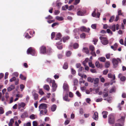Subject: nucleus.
Segmentation results:
<instances>
[{
    "label": "nucleus",
    "mask_w": 126,
    "mask_h": 126,
    "mask_svg": "<svg viewBox=\"0 0 126 126\" xmlns=\"http://www.w3.org/2000/svg\"><path fill=\"white\" fill-rule=\"evenodd\" d=\"M46 81L50 84H52V91L53 92L55 91L57 87V85L55 83V80H54L50 78H48L46 79Z\"/></svg>",
    "instance_id": "obj_1"
},
{
    "label": "nucleus",
    "mask_w": 126,
    "mask_h": 126,
    "mask_svg": "<svg viewBox=\"0 0 126 126\" xmlns=\"http://www.w3.org/2000/svg\"><path fill=\"white\" fill-rule=\"evenodd\" d=\"M27 52L28 54H31L32 56H35L36 55L35 49L31 47L28 49Z\"/></svg>",
    "instance_id": "obj_2"
},
{
    "label": "nucleus",
    "mask_w": 126,
    "mask_h": 126,
    "mask_svg": "<svg viewBox=\"0 0 126 126\" xmlns=\"http://www.w3.org/2000/svg\"><path fill=\"white\" fill-rule=\"evenodd\" d=\"M108 123L110 124H113L115 123V118L112 114H110L108 117Z\"/></svg>",
    "instance_id": "obj_3"
},
{
    "label": "nucleus",
    "mask_w": 126,
    "mask_h": 126,
    "mask_svg": "<svg viewBox=\"0 0 126 126\" xmlns=\"http://www.w3.org/2000/svg\"><path fill=\"white\" fill-rule=\"evenodd\" d=\"M47 104L45 103L41 104L39 106V110L41 109L44 110V115H45L47 112Z\"/></svg>",
    "instance_id": "obj_4"
},
{
    "label": "nucleus",
    "mask_w": 126,
    "mask_h": 126,
    "mask_svg": "<svg viewBox=\"0 0 126 126\" xmlns=\"http://www.w3.org/2000/svg\"><path fill=\"white\" fill-rule=\"evenodd\" d=\"M99 39L101 40V42L103 44L106 45L108 44L109 41L107 38L100 36Z\"/></svg>",
    "instance_id": "obj_5"
},
{
    "label": "nucleus",
    "mask_w": 126,
    "mask_h": 126,
    "mask_svg": "<svg viewBox=\"0 0 126 126\" xmlns=\"http://www.w3.org/2000/svg\"><path fill=\"white\" fill-rule=\"evenodd\" d=\"M110 95H104L103 97L104 99L106 100L109 103H110L112 99V97L110 96Z\"/></svg>",
    "instance_id": "obj_6"
},
{
    "label": "nucleus",
    "mask_w": 126,
    "mask_h": 126,
    "mask_svg": "<svg viewBox=\"0 0 126 126\" xmlns=\"http://www.w3.org/2000/svg\"><path fill=\"white\" fill-rule=\"evenodd\" d=\"M125 118V116H122L121 118L117 120V121L119 122V123L120 124L123 125V126Z\"/></svg>",
    "instance_id": "obj_7"
},
{
    "label": "nucleus",
    "mask_w": 126,
    "mask_h": 126,
    "mask_svg": "<svg viewBox=\"0 0 126 126\" xmlns=\"http://www.w3.org/2000/svg\"><path fill=\"white\" fill-rule=\"evenodd\" d=\"M112 63L113 65V67L115 68L117 66L118 63V61L115 58H113L112 60Z\"/></svg>",
    "instance_id": "obj_8"
},
{
    "label": "nucleus",
    "mask_w": 126,
    "mask_h": 126,
    "mask_svg": "<svg viewBox=\"0 0 126 126\" xmlns=\"http://www.w3.org/2000/svg\"><path fill=\"white\" fill-rule=\"evenodd\" d=\"M63 88L64 90L66 92H69V87L67 83H64L63 86Z\"/></svg>",
    "instance_id": "obj_9"
},
{
    "label": "nucleus",
    "mask_w": 126,
    "mask_h": 126,
    "mask_svg": "<svg viewBox=\"0 0 126 126\" xmlns=\"http://www.w3.org/2000/svg\"><path fill=\"white\" fill-rule=\"evenodd\" d=\"M40 52L42 54H44L46 53V48L45 46H42L40 47Z\"/></svg>",
    "instance_id": "obj_10"
},
{
    "label": "nucleus",
    "mask_w": 126,
    "mask_h": 126,
    "mask_svg": "<svg viewBox=\"0 0 126 126\" xmlns=\"http://www.w3.org/2000/svg\"><path fill=\"white\" fill-rule=\"evenodd\" d=\"M18 108L20 110L21 108H24L26 105L25 104L24 102H21L18 104Z\"/></svg>",
    "instance_id": "obj_11"
},
{
    "label": "nucleus",
    "mask_w": 126,
    "mask_h": 126,
    "mask_svg": "<svg viewBox=\"0 0 126 126\" xmlns=\"http://www.w3.org/2000/svg\"><path fill=\"white\" fill-rule=\"evenodd\" d=\"M98 113L96 111L94 112V114L92 116V118L95 120H97L98 119Z\"/></svg>",
    "instance_id": "obj_12"
},
{
    "label": "nucleus",
    "mask_w": 126,
    "mask_h": 126,
    "mask_svg": "<svg viewBox=\"0 0 126 126\" xmlns=\"http://www.w3.org/2000/svg\"><path fill=\"white\" fill-rule=\"evenodd\" d=\"M80 30L81 31L89 32L90 29L89 28H87L84 27L83 26L81 27Z\"/></svg>",
    "instance_id": "obj_13"
},
{
    "label": "nucleus",
    "mask_w": 126,
    "mask_h": 126,
    "mask_svg": "<svg viewBox=\"0 0 126 126\" xmlns=\"http://www.w3.org/2000/svg\"><path fill=\"white\" fill-rule=\"evenodd\" d=\"M94 80V86L95 87H97L98 85V84L99 83V79L98 78H96Z\"/></svg>",
    "instance_id": "obj_14"
},
{
    "label": "nucleus",
    "mask_w": 126,
    "mask_h": 126,
    "mask_svg": "<svg viewBox=\"0 0 126 126\" xmlns=\"http://www.w3.org/2000/svg\"><path fill=\"white\" fill-rule=\"evenodd\" d=\"M78 12L77 13V14L78 16H83L84 15V13L82 10L78 9Z\"/></svg>",
    "instance_id": "obj_15"
},
{
    "label": "nucleus",
    "mask_w": 126,
    "mask_h": 126,
    "mask_svg": "<svg viewBox=\"0 0 126 126\" xmlns=\"http://www.w3.org/2000/svg\"><path fill=\"white\" fill-rule=\"evenodd\" d=\"M15 87L14 85H11L10 86L8 87L7 89V91L8 92H10L11 91L14 89Z\"/></svg>",
    "instance_id": "obj_16"
},
{
    "label": "nucleus",
    "mask_w": 126,
    "mask_h": 126,
    "mask_svg": "<svg viewBox=\"0 0 126 126\" xmlns=\"http://www.w3.org/2000/svg\"><path fill=\"white\" fill-rule=\"evenodd\" d=\"M62 36L61 34L60 33H58L56 35V37L55 40H62L61 39Z\"/></svg>",
    "instance_id": "obj_17"
},
{
    "label": "nucleus",
    "mask_w": 126,
    "mask_h": 126,
    "mask_svg": "<svg viewBox=\"0 0 126 126\" xmlns=\"http://www.w3.org/2000/svg\"><path fill=\"white\" fill-rule=\"evenodd\" d=\"M28 116V115L27 112H25L21 115L20 117L22 118H24Z\"/></svg>",
    "instance_id": "obj_18"
},
{
    "label": "nucleus",
    "mask_w": 126,
    "mask_h": 126,
    "mask_svg": "<svg viewBox=\"0 0 126 126\" xmlns=\"http://www.w3.org/2000/svg\"><path fill=\"white\" fill-rule=\"evenodd\" d=\"M95 65L98 68H102L103 67V65L102 64H100L98 62H96L95 63Z\"/></svg>",
    "instance_id": "obj_19"
},
{
    "label": "nucleus",
    "mask_w": 126,
    "mask_h": 126,
    "mask_svg": "<svg viewBox=\"0 0 126 126\" xmlns=\"http://www.w3.org/2000/svg\"><path fill=\"white\" fill-rule=\"evenodd\" d=\"M99 88H97L95 89H93L91 88H90V90L91 92H95L96 94L97 93L99 92Z\"/></svg>",
    "instance_id": "obj_20"
},
{
    "label": "nucleus",
    "mask_w": 126,
    "mask_h": 126,
    "mask_svg": "<svg viewBox=\"0 0 126 126\" xmlns=\"http://www.w3.org/2000/svg\"><path fill=\"white\" fill-rule=\"evenodd\" d=\"M70 38V37L68 36L64 37L63 38V41L64 43H65L66 41L69 39Z\"/></svg>",
    "instance_id": "obj_21"
},
{
    "label": "nucleus",
    "mask_w": 126,
    "mask_h": 126,
    "mask_svg": "<svg viewBox=\"0 0 126 126\" xmlns=\"http://www.w3.org/2000/svg\"><path fill=\"white\" fill-rule=\"evenodd\" d=\"M43 88L46 90L48 91L49 90L50 87L48 85L45 84L43 86Z\"/></svg>",
    "instance_id": "obj_22"
},
{
    "label": "nucleus",
    "mask_w": 126,
    "mask_h": 126,
    "mask_svg": "<svg viewBox=\"0 0 126 126\" xmlns=\"http://www.w3.org/2000/svg\"><path fill=\"white\" fill-rule=\"evenodd\" d=\"M118 47V45L117 43H115L114 46H111V48L113 49L114 50H116Z\"/></svg>",
    "instance_id": "obj_23"
},
{
    "label": "nucleus",
    "mask_w": 126,
    "mask_h": 126,
    "mask_svg": "<svg viewBox=\"0 0 126 126\" xmlns=\"http://www.w3.org/2000/svg\"><path fill=\"white\" fill-rule=\"evenodd\" d=\"M102 113L103 115V117L104 118H106L107 116V115L108 113V112L107 111H103L102 112Z\"/></svg>",
    "instance_id": "obj_24"
},
{
    "label": "nucleus",
    "mask_w": 126,
    "mask_h": 126,
    "mask_svg": "<svg viewBox=\"0 0 126 126\" xmlns=\"http://www.w3.org/2000/svg\"><path fill=\"white\" fill-rule=\"evenodd\" d=\"M57 106L55 104L52 105L51 107V110L52 111H54L56 110Z\"/></svg>",
    "instance_id": "obj_25"
},
{
    "label": "nucleus",
    "mask_w": 126,
    "mask_h": 126,
    "mask_svg": "<svg viewBox=\"0 0 126 126\" xmlns=\"http://www.w3.org/2000/svg\"><path fill=\"white\" fill-rule=\"evenodd\" d=\"M83 51L86 54L89 53V51L87 47H84L83 48Z\"/></svg>",
    "instance_id": "obj_26"
},
{
    "label": "nucleus",
    "mask_w": 126,
    "mask_h": 126,
    "mask_svg": "<svg viewBox=\"0 0 126 126\" xmlns=\"http://www.w3.org/2000/svg\"><path fill=\"white\" fill-rule=\"evenodd\" d=\"M14 123V120L13 119H11L9 123V126H13V124Z\"/></svg>",
    "instance_id": "obj_27"
},
{
    "label": "nucleus",
    "mask_w": 126,
    "mask_h": 126,
    "mask_svg": "<svg viewBox=\"0 0 126 126\" xmlns=\"http://www.w3.org/2000/svg\"><path fill=\"white\" fill-rule=\"evenodd\" d=\"M89 48L90 50L91 51H94L95 47L93 45H90L89 46Z\"/></svg>",
    "instance_id": "obj_28"
},
{
    "label": "nucleus",
    "mask_w": 126,
    "mask_h": 126,
    "mask_svg": "<svg viewBox=\"0 0 126 126\" xmlns=\"http://www.w3.org/2000/svg\"><path fill=\"white\" fill-rule=\"evenodd\" d=\"M68 67V64L67 63H65L64 64L63 66V68L65 69H67Z\"/></svg>",
    "instance_id": "obj_29"
},
{
    "label": "nucleus",
    "mask_w": 126,
    "mask_h": 126,
    "mask_svg": "<svg viewBox=\"0 0 126 126\" xmlns=\"http://www.w3.org/2000/svg\"><path fill=\"white\" fill-rule=\"evenodd\" d=\"M109 92V90L107 88H106L104 89L103 94H108V93Z\"/></svg>",
    "instance_id": "obj_30"
},
{
    "label": "nucleus",
    "mask_w": 126,
    "mask_h": 126,
    "mask_svg": "<svg viewBox=\"0 0 126 126\" xmlns=\"http://www.w3.org/2000/svg\"><path fill=\"white\" fill-rule=\"evenodd\" d=\"M56 19L59 21H62L64 19L63 17H59L58 16H56Z\"/></svg>",
    "instance_id": "obj_31"
},
{
    "label": "nucleus",
    "mask_w": 126,
    "mask_h": 126,
    "mask_svg": "<svg viewBox=\"0 0 126 126\" xmlns=\"http://www.w3.org/2000/svg\"><path fill=\"white\" fill-rule=\"evenodd\" d=\"M115 26V25L114 24L111 26V27H109V28L111 29L113 32H115L116 30Z\"/></svg>",
    "instance_id": "obj_32"
},
{
    "label": "nucleus",
    "mask_w": 126,
    "mask_h": 126,
    "mask_svg": "<svg viewBox=\"0 0 126 126\" xmlns=\"http://www.w3.org/2000/svg\"><path fill=\"white\" fill-rule=\"evenodd\" d=\"M98 59L100 61L103 62H104L106 60L105 58L103 57L99 58H98Z\"/></svg>",
    "instance_id": "obj_33"
},
{
    "label": "nucleus",
    "mask_w": 126,
    "mask_h": 126,
    "mask_svg": "<svg viewBox=\"0 0 126 126\" xmlns=\"http://www.w3.org/2000/svg\"><path fill=\"white\" fill-rule=\"evenodd\" d=\"M68 5H65L62 7V10H66V9H68Z\"/></svg>",
    "instance_id": "obj_34"
},
{
    "label": "nucleus",
    "mask_w": 126,
    "mask_h": 126,
    "mask_svg": "<svg viewBox=\"0 0 126 126\" xmlns=\"http://www.w3.org/2000/svg\"><path fill=\"white\" fill-rule=\"evenodd\" d=\"M87 79L88 81L91 82L92 83L93 82L94 80V79H92L91 77H88Z\"/></svg>",
    "instance_id": "obj_35"
},
{
    "label": "nucleus",
    "mask_w": 126,
    "mask_h": 126,
    "mask_svg": "<svg viewBox=\"0 0 126 126\" xmlns=\"http://www.w3.org/2000/svg\"><path fill=\"white\" fill-rule=\"evenodd\" d=\"M110 65V63L108 61L106 62L105 64V67L106 68H108Z\"/></svg>",
    "instance_id": "obj_36"
},
{
    "label": "nucleus",
    "mask_w": 126,
    "mask_h": 126,
    "mask_svg": "<svg viewBox=\"0 0 126 126\" xmlns=\"http://www.w3.org/2000/svg\"><path fill=\"white\" fill-rule=\"evenodd\" d=\"M72 54V52L70 51H69L67 52H66V55L67 57L70 56Z\"/></svg>",
    "instance_id": "obj_37"
},
{
    "label": "nucleus",
    "mask_w": 126,
    "mask_h": 126,
    "mask_svg": "<svg viewBox=\"0 0 126 126\" xmlns=\"http://www.w3.org/2000/svg\"><path fill=\"white\" fill-rule=\"evenodd\" d=\"M73 46L74 49H77L78 47H79V45L78 43H75L73 44Z\"/></svg>",
    "instance_id": "obj_38"
},
{
    "label": "nucleus",
    "mask_w": 126,
    "mask_h": 126,
    "mask_svg": "<svg viewBox=\"0 0 126 126\" xmlns=\"http://www.w3.org/2000/svg\"><path fill=\"white\" fill-rule=\"evenodd\" d=\"M52 52L51 49V48H49L46 51V53L48 55H49Z\"/></svg>",
    "instance_id": "obj_39"
},
{
    "label": "nucleus",
    "mask_w": 126,
    "mask_h": 126,
    "mask_svg": "<svg viewBox=\"0 0 126 126\" xmlns=\"http://www.w3.org/2000/svg\"><path fill=\"white\" fill-rule=\"evenodd\" d=\"M19 77L21 79L23 80H25L26 79V77L24 76L21 74H20Z\"/></svg>",
    "instance_id": "obj_40"
},
{
    "label": "nucleus",
    "mask_w": 126,
    "mask_h": 126,
    "mask_svg": "<svg viewBox=\"0 0 126 126\" xmlns=\"http://www.w3.org/2000/svg\"><path fill=\"white\" fill-rule=\"evenodd\" d=\"M78 83V80L77 79H75L74 81V86H77Z\"/></svg>",
    "instance_id": "obj_41"
},
{
    "label": "nucleus",
    "mask_w": 126,
    "mask_h": 126,
    "mask_svg": "<svg viewBox=\"0 0 126 126\" xmlns=\"http://www.w3.org/2000/svg\"><path fill=\"white\" fill-rule=\"evenodd\" d=\"M120 79L121 81H125L126 80V78L125 76H122L120 78Z\"/></svg>",
    "instance_id": "obj_42"
},
{
    "label": "nucleus",
    "mask_w": 126,
    "mask_h": 126,
    "mask_svg": "<svg viewBox=\"0 0 126 126\" xmlns=\"http://www.w3.org/2000/svg\"><path fill=\"white\" fill-rule=\"evenodd\" d=\"M89 66L93 68H94L95 67L94 64H93L91 62L89 63Z\"/></svg>",
    "instance_id": "obj_43"
},
{
    "label": "nucleus",
    "mask_w": 126,
    "mask_h": 126,
    "mask_svg": "<svg viewBox=\"0 0 126 126\" xmlns=\"http://www.w3.org/2000/svg\"><path fill=\"white\" fill-rule=\"evenodd\" d=\"M4 110L3 108L2 107H0V114H2L4 113Z\"/></svg>",
    "instance_id": "obj_44"
},
{
    "label": "nucleus",
    "mask_w": 126,
    "mask_h": 126,
    "mask_svg": "<svg viewBox=\"0 0 126 126\" xmlns=\"http://www.w3.org/2000/svg\"><path fill=\"white\" fill-rule=\"evenodd\" d=\"M39 93L40 94H44V93L42 89H39Z\"/></svg>",
    "instance_id": "obj_45"
},
{
    "label": "nucleus",
    "mask_w": 126,
    "mask_h": 126,
    "mask_svg": "<svg viewBox=\"0 0 126 126\" xmlns=\"http://www.w3.org/2000/svg\"><path fill=\"white\" fill-rule=\"evenodd\" d=\"M114 16H111L109 20V22H112L114 20Z\"/></svg>",
    "instance_id": "obj_46"
},
{
    "label": "nucleus",
    "mask_w": 126,
    "mask_h": 126,
    "mask_svg": "<svg viewBox=\"0 0 126 126\" xmlns=\"http://www.w3.org/2000/svg\"><path fill=\"white\" fill-rule=\"evenodd\" d=\"M86 36L85 34L84 33H83L80 35V37L81 38L84 39L85 38Z\"/></svg>",
    "instance_id": "obj_47"
},
{
    "label": "nucleus",
    "mask_w": 126,
    "mask_h": 126,
    "mask_svg": "<svg viewBox=\"0 0 126 126\" xmlns=\"http://www.w3.org/2000/svg\"><path fill=\"white\" fill-rule=\"evenodd\" d=\"M55 32H53L51 34V39H52L55 37Z\"/></svg>",
    "instance_id": "obj_48"
},
{
    "label": "nucleus",
    "mask_w": 126,
    "mask_h": 126,
    "mask_svg": "<svg viewBox=\"0 0 126 126\" xmlns=\"http://www.w3.org/2000/svg\"><path fill=\"white\" fill-rule=\"evenodd\" d=\"M90 53L94 57H96V55L94 51H91Z\"/></svg>",
    "instance_id": "obj_49"
},
{
    "label": "nucleus",
    "mask_w": 126,
    "mask_h": 126,
    "mask_svg": "<svg viewBox=\"0 0 126 126\" xmlns=\"http://www.w3.org/2000/svg\"><path fill=\"white\" fill-rule=\"evenodd\" d=\"M45 19H52L53 18V17L50 15H49L47 17H45Z\"/></svg>",
    "instance_id": "obj_50"
},
{
    "label": "nucleus",
    "mask_w": 126,
    "mask_h": 126,
    "mask_svg": "<svg viewBox=\"0 0 126 126\" xmlns=\"http://www.w3.org/2000/svg\"><path fill=\"white\" fill-rule=\"evenodd\" d=\"M95 9H94V11H93V13L92 14V16L93 17H95L96 15V14L95 13Z\"/></svg>",
    "instance_id": "obj_51"
},
{
    "label": "nucleus",
    "mask_w": 126,
    "mask_h": 126,
    "mask_svg": "<svg viewBox=\"0 0 126 126\" xmlns=\"http://www.w3.org/2000/svg\"><path fill=\"white\" fill-rule=\"evenodd\" d=\"M109 70L108 69H106L104 70L103 72V74L104 75H106L108 72Z\"/></svg>",
    "instance_id": "obj_52"
},
{
    "label": "nucleus",
    "mask_w": 126,
    "mask_h": 126,
    "mask_svg": "<svg viewBox=\"0 0 126 126\" xmlns=\"http://www.w3.org/2000/svg\"><path fill=\"white\" fill-rule=\"evenodd\" d=\"M32 124L33 126H37L38 125V123L37 122L35 121H33Z\"/></svg>",
    "instance_id": "obj_53"
},
{
    "label": "nucleus",
    "mask_w": 126,
    "mask_h": 126,
    "mask_svg": "<svg viewBox=\"0 0 126 126\" xmlns=\"http://www.w3.org/2000/svg\"><path fill=\"white\" fill-rule=\"evenodd\" d=\"M68 95H65V96L63 97V99L65 101H67L68 100Z\"/></svg>",
    "instance_id": "obj_54"
},
{
    "label": "nucleus",
    "mask_w": 126,
    "mask_h": 126,
    "mask_svg": "<svg viewBox=\"0 0 126 126\" xmlns=\"http://www.w3.org/2000/svg\"><path fill=\"white\" fill-rule=\"evenodd\" d=\"M98 41V40L96 38H94L93 40V42H94V44L96 45V43Z\"/></svg>",
    "instance_id": "obj_55"
},
{
    "label": "nucleus",
    "mask_w": 126,
    "mask_h": 126,
    "mask_svg": "<svg viewBox=\"0 0 126 126\" xmlns=\"http://www.w3.org/2000/svg\"><path fill=\"white\" fill-rule=\"evenodd\" d=\"M71 73L72 74H74L76 73V71L73 68H71Z\"/></svg>",
    "instance_id": "obj_56"
},
{
    "label": "nucleus",
    "mask_w": 126,
    "mask_h": 126,
    "mask_svg": "<svg viewBox=\"0 0 126 126\" xmlns=\"http://www.w3.org/2000/svg\"><path fill=\"white\" fill-rule=\"evenodd\" d=\"M16 78L15 77H13L11 79H10V82H12L13 81H14L16 80Z\"/></svg>",
    "instance_id": "obj_57"
},
{
    "label": "nucleus",
    "mask_w": 126,
    "mask_h": 126,
    "mask_svg": "<svg viewBox=\"0 0 126 126\" xmlns=\"http://www.w3.org/2000/svg\"><path fill=\"white\" fill-rule=\"evenodd\" d=\"M30 118L32 119H35V115L33 114L31 115L30 116Z\"/></svg>",
    "instance_id": "obj_58"
},
{
    "label": "nucleus",
    "mask_w": 126,
    "mask_h": 126,
    "mask_svg": "<svg viewBox=\"0 0 126 126\" xmlns=\"http://www.w3.org/2000/svg\"><path fill=\"white\" fill-rule=\"evenodd\" d=\"M25 37L28 39L30 38L31 37V36L29 35V34L28 33H26Z\"/></svg>",
    "instance_id": "obj_59"
},
{
    "label": "nucleus",
    "mask_w": 126,
    "mask_h": 126,
    "mask_svg": "<svg viewBox=\"0 0 126 126\" xmlns=\"http://www.w3.org/2000/svg\"><path fill=\"white\" fill-rule=\"evenodd\" d=\"M115 91V88H112L110 90L109 92L110 93H111L113 92H114Z\"/></svg>",
    "instance_id": "obj_60"
},
{
    "label": "nucleus",
    "mask_w": 126,
    "mask_h": 126,
    "mask_svg": "<svg viewBox=\"0 0 126 126\" xmlns=\"http://www.w3.org/2000/svg\"><path fill=\"white\" fill-rule=\"evenodd\" d=\"M24 126H31V123L30 122H28L26 124H24Z\"/></svg>",
    "instance_id": "obj_61"
},
{
    "label": "nucleus",
    "mask_w": 126,
    "mask_h": 126,
    "mask_svg": "<svg viewBox=\"0 0 126 126\" xmlns=\"http://www.w3.org/2000/svg\"><path fill=\"white\" fill-rule=\"evenodd\" d=\"M107 32L109 33H110L112 34L113 33L109 29H107Z\"/></svg>",
    "instance_id": "obj_62"
},
{
    "label": "nucleus",
    "mask_w": 126,
    "mask_h": 126,
    "mask_svg": "<svg viewBox=\"0 0 126 126\" xmlns=\"http://www.w3.org/2000/svg\"><path fill=\"white\" fill-rule=\"evenodd\" d=\"M74 8V6L73 5H71L69 6L68 8V10L70 11L73 9Z\"/></svg>",
    "instance_id": "obj_63"
},
{
    "label": "nucleus",
    "mask_w": 126,
    "mask_h": 126,
    "mask_svg": "<svg viewBox=\"0 0 126 126\" xmlns=\"http://www.w3.org/2000/svg\"><path fill=\"white\" fill-rule=\"evenodd\" d=\"M92 28L94 29H96V25L95 24H92L91 25Z\"/></svg>",
    "instance_id": "obj_64"
}]
</instances>
